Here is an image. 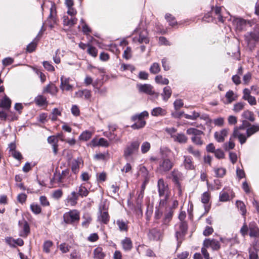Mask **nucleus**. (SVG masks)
I'll use <instances>...</instances> for the list:
<instances>
[{
    "label": "nucleus",
    "mask_w": 259,
    "mask_h": 259,
    "mask_svg": "<svg viewBox=\"0 0 259 259\" xmlns=\"http://www.w3.org/2000/svg\"><path fill=\"white\" fill-rule=\"evenodd\" d=\"M259 131V126L257 125H252L250 126L246 130L247 137H249L256 132Z\"/></svg>",
    "instance_id": "obj_30"
},
{
    "label": "nucleus",
    "mask_w": 259,
    "mask_h": 259,
    "mask_svg": "<svg viewBox=\"0 0 259 259\" xmlns=\"http://www.w3.org/2000/svg\"><path fill=\"white\" fill-rule=\"evenodd\" d=\"M78 196V194L77 192L73 191L70 195L68 196L66 201L71 206H74L77 203Z\"/></svg>",
    "instance_id": "obj_17"
},
{
    "label": "nucleus",
    "mask_w": 259,
    "mask_h": 259,
    "mask_svg": "<svg viewBox=\"0 0 259 259\" xmlns=\"http://www.w3.org/2000/svg\"><path fill=\"white\" fill-rule=\"evenodd\" d=\"M151 145L148 142H144L141 145V152L142 153H146L150 149Z\"/></svg>",
    "instance_id": "obj_53"
},
{
    "label": "nucleus",
    "mask_w": 259,
    "mask_h": 259,
    "mask_svg": "<svg viewBox=\"0 0 259 259\" xmlns=\"http://www.w3.org/2000/svg\"><path fill=\"white\" fill-rule=\"evenodd\" d=\"M228 130L224 128L220 132H216L214 134L215 139L218 142H223L225 140V137L227 136Z\"/></svg>",
    "instance_id": "obj_14"
},
{
    "label": "nucleus",
    "mask_w": 259,
    "mask_h": 259,
    "mask_svg": "<svg viewBox=\"0 0 259 259\" xmlns=\"http://www.w3.org/2000/svg\"><path fill=\"white\" fill-rule=\"evenodd\" d=\"M100 215L98 217V220L104 224H107L109 222V215L107 211L102 212L100 208Z\"/></svg>",
    "instance_id": "obj_18"
},
{
    "label": "nucleus",
    "mask_w": 259,
    "mask_h": 259,
    "mask_svg": "<svg viewBox=\"0 0 259 259\" xmlns=\"http://www.w3.org/2000/svg\"><path fill=\"white\" fill-rule=\"evenodd\" d=\"M140 172L144 179L149 178V171L145 166H141L140 168Z\"/></svg>",
    "instance_id": "obj_54"
},
{
    "label": "nucleus",
    "mask_w": 259,
    "mask_h": 259,
    "mask_svg": "<svg viewBox=\"0 0 259 259\" xmlns=\"http://www.w3.org/2000/svg\"><path fill=\"white\" fill-rule=\"evenodd\" d=\"M140 142L138 140L133 141L127 144L124 149L123 156L126 159H128L133 154L138 151Z\"/></svg>",
    "instance_id": "obj_4"
},
{
    "label": "nucleus",
    "mask_w": 259,
    "mask_h": 259,
    "mask_svg": "<svg viewBox=\"0 0 259 259\" xmlns=\"http://www.w3.org/2000/svg\"><path fill=\"white\" fill-rule=\"evenodd\" d=\"M188 135H192L193 136H198L203 135L204 133L202 131L197 130L195 128H189L187 130L186 132Z\"/></svg>",
    "instance_id": "obj_36"
},
{
    "label": "nucleus",
    "mask_w": 259,
    "mask_h": 259,
    "mask_svg": "<svg viewBox=\"0 0 259 259\" xmlns=\"http://www.w3.org/2000/svg\"><path fill=\"white\" fill-rule=\"evenodd\" d=\"M236 205L238 209H240L241 211L242 215H244L246 213V210L244 203L241 201L237 200L236 202Z\"/></svg>",
    "instance_id": "obj_43"
},
{
    "label": "nucleus",
    "mask_w": 259,
    "mask_h": 259,
    "mask_svg": "<svg viewBox=\"0 0 259 259\" xmlns=\"http://www.w3.org/2000/svg\"><path fill=\"white\" fill-rule=\"evenodd\" d=\"M132 49L130 47H127L126 49L124 51L123 57L126 59L128 60L132 57Z\"/></svg>",
    "instance_id": "obj_58"
},
{
    "label": "nucleus",
    "mask_w": 259,
    "mask_h": 259,
    "mask_svg": "<svg viewBox=\"0 0 259 259\" xmlns=\"http://www.w3.org/2000/svg\"><path fill=\"white\" fill-rule=\"evenodd\" d=\"M80 219L79 212L76 209L71 210L63 214L64 222L66 224H73Z\"/></svg>",
    "instance_id": "obj_3"
},
{
    "label": "nucleus",
    "mask_w": 259,
    "mask_h": 259,
    "mask_svg": "<svg viewBox=\"0 0 259 259\" xmlns=\"http://www.w3.org/2000/svg\"><path fill=\"white\" fill-rule=\"evenodd\" d=\"M41 34V30H40L36 37L34 38V40L30 42L27 46V51L29 53H32L33 52L37 46V42L39 38V35Z\"/></svg>",
    "instance_id": "obj_20"
},
{
    "label": "nucleus",
    "mask_w": 259,
    "mask_h": 259,
    "mask_svg": "<svg viewBox=\"0 0 259 259\" xmlns=\"http://www.w3.org/2000/svg\"><path fill=\"white\" fill-rule=\"evenodd\" d=\"M249 259H258L257 251L255 249H250L249 251Z\"/></svg>",
    "instance_id": "obj_64"
},
{
    "label": "nucleus",
    "mask_w": 259,
    "mask_h": 259,
    "mask_svg": "<svg viewBox=\"0 0 259 259\" xmlns=\"http://www.w3.org/2000/svg\"><path fill=\"white\" fill-rule=\"evenodd\" d=\"M82 219L83 221L81 224L82 226L84 228H88L92 220L91 215L88 213H84L82 216Z\"/></svg>",
    "instance_id": "obj_29"
},
{
    "label": "nucleus",
    "mask_w": 259,
    "mask_h": 259,
    "mask_svg": "<svg viewBox=\"0 0 259 259\" xmlns=\"http://www.w3.org/2000/svg\"><path fill=\"white\" fill-rule=\"evenodd\" d=\"M144 191H140V192L138 194L137 198L136 200V203L137 207L139 208H141V204L142 202L143 198L144 197Z\"/></svg>",
    "instance_id": "obj_50"
},
{
    "label": "nucleus",
    "mask_w": 259,
    "mask_h": 259,
    "mask_svg": "<svg viewBox=\"0 0 259 259\" xmlns=\"http://www.w3.org/2000/svg\"><path fill=\"white\" fill-rule=\"evenodd\" d=\"M210 199V194L206 191L204 192L201 196V202L204 204L208 203Z\"/></svg>",
    "instance_id": "obj_56"
},
{
    "label": "nucleus",
    "mask_w": 259,
    "mask_h": 259,
    "mask_svg": "<svg viewBox=\"0 0 259 259\" xmlns=\"http://www.w3.org/2000/svg\"><path fill=\"white\" fill-rule=\"evenodd\" d=\"M116 224L120 231H127L128 230V226L126 222H124L123 220H117Z\"/></svg>",
    "instance_id": "obj_35"
},
{
    "label": "nucleus",
    "mask_w": 259,
    "mask_h": 259,
    "mask_svg": "<svg viewBox=\"0 0 259 259\" xmlns=\"http://www.w3.org/2000/svg\"><path fill=\"white\" fill-rule=\"evenodd\" d=\"M36 104L39 106H42L47 104V101L46 97L42 95H38L34 99Z\"/></svg>",
    "instance_id": "obj_27"
},
{
    "label": "nucleus",
    "mask_w": 259,
    "mask_h": 259,
    "mask_svg": "<svg viewBox=\"0 0 259 259\" xmlns=\"http://www.w3.org/2000/svg\"><path fill=\"white\" fill-rule=\"evenodd\" d=\"M160 65L156 62L153 63L149 68V71L151 73L156 74L160 71Z\"/></svg>",
    "instance_id": "obj_38"
},
{
    "label": "nucleus",
    "mask_w": 259,
    "mask_h": 259,
    "mask_svg": "<svg viewBox=\"0 0 259 259\" xmlns=\"http://www.w3.org/2000/svg\"><path fill=\"white\" fill-rule=\"evenodd\" d=\"M184 105V103L182 100L177 99L174 103L175 109L177 111L179 110Z\"/></svg>",
    "instance_id": "obj_62"
},
{
    "label": "nucleus",
    "mask_w": 259,
    "mask_h": 259,
    "mask_svg": "<svg viewBox=\"0 0 259 259\" xmlns=\"http://www.w3.org/2000/svg\"><path fill=\"white\" fill-rule=\"evenodd\" d=\"M216 158L218 159H223L225 157V153L221 149H217L213 152Z\"/></svg>",
    "instance_id": "obj_63"
},
{
    "label": "nucleus",
    "mask_w": 259,
    "mask_h": 259,
    "mask_svg": "<svg viewBox=\"0 0 259 259\" xmlns=\"http://www.w3.org/2000/svg\"><path fill=\"white\" fill-rule=\"evenodd\" d=\"M11 100L7 96H5L2 100L0 106L2 107L9 109L11 107Z\"/></svg>",
    "instance_id": "obj_41"
},
{
    "label": "nucleus",
    "mask_w": 259,
    "mask_h": 259,
    "mask_svg": "<svg viewBox=\"0 0 259 259\" xmlns=\"http://www.w3.org/2000/svg\"><path fill=\"white\" fill-rule=\"evenodd\" d=\"M188 151L189 153L193 154L195 157L197 158L200 157V154L199 150L194 149V148L192 146L188 147Z\"/></svg>",
    "instance_id": "obj_61"
},
{
    "label": "nucleus",
    "mask_w": 259,
    "mask_h": 259,
    "mask_svg": "<svg viewBox=\"0 0 259 259\" xmlns=\"http://www.w3.org/2000/svg\"><path fill=\"white\" fill-rule=\"evenodd\" d=\"M225 97L227 99L226 103L227 104H230L236 99V97L235 96L234 93L232 90H229L226 93Z\"/></svg>",
    "instance_id": "obj_34"
},
{
    "label": "nucleus",
    "mask_w": 259,
    "mask_h": 259,
    "mask_svg": "<svg viewBox=\"0 0 259 259\" xmlns=\"http://www.w3.org/2000/svg\"><path fill=\"white\" fill-rule=\"evenodd\" d=\"M184 116L185 118L191 120H196L197 118L200 116V113L193 111L191 115L188 114H184Z\"/></svg>",
    "instance_id": "obj_46"
},
{
    "label": "nucleus",
    "mask_w": 259,
    "mask_h": 259,
    "mask_svg": "<svg viewBox=\"0 0 259 259\" xmlns=\"http://www.w3.org/2000/svg\"><path fill=\"white\" fill-rule=\"evenodd\" d=\"M137 88L140 93H143L150 96H155L156 97L158 96L159 94L154 91L153 87L150 84L139 83L137 84Z\"/></svg>",
    "instance_id": "obj_5"
},
{
    "label": "nucleus",
    "mask_w": 259,
    "mask_h": 259,
    "mask_svg": "<svg viewBox=\"0 0 259 259\" xmlns=\"http://www.w3.org/2000/svg\"><path fill=\"white\" fill-rule=\"evenodd\" d=\"M148 237L150 240L161 241L163 237V233L160 230L154 228L149 230L148 233Z\"/></svg>",
    "instance_id": "obj_7"
},
{
    "label": "nucleus",
    "mask_w": 259,
    "mask_h": 259,
    "mask_svg": "<svg viewBox=\"0 0 259 259\" xmlns=\"http://www.w3.org/2000/svg\"><path fill=\"white\" fill-rule=\"evenodd\" d=\"M103 135L108 138L110 141H117V135L112 132H104Z\"/></svg>",
    "instance_id": "obj_45"
},
{
    "label": "nucleus",
    "mask_w": 259,
    "mask_h": 259,
    "mask_svg": "<svg viewBox=\"0 0 259 259\" xmlns=\"http://www.w3.org/2000/svg\"><path fill=\"white\" fill-rule=\"evenodd\" d=\"M249 236L256 237L259 236V228L254 222H251L249 224Z\"/></svg>",
    "instance_id": "obj_13"
},
{
    "label": "nucleus",
    "mask_w": 259,
    "mask_h": 259,
    "mask_svg": "<svg viewBox=\"0 0 259 259\" xmlns=\"http://www.w3.org/2000/svg\"><path fill=\"white\" fill-rule=\"evenodd\" d=\"M92 136V133L89 131L83 132L79 136V140L83 141H87L90 140Z\"/></svg>",
    "instance_id": "obj_28"
},
{
    "label": "nucleus",
    "mask_w": 259,
    "mask_h": 259,
    "mask_svg": "<svg viewBox=\"0 0 259 259\" xmlns=\"http://www.w3.org/2000/svg\"><path fill=\"white\" fill-rule=\"evenodd\" d=\"M229 194L224 191H221L220 193L219 200L222 202H225L229 200Z\"/></svg>",
    "instance_id": "obj_55"
},
{
    "label": "nucleus",
    "mask_w": 259,
    "mask_h": 259,
    "mask_svg": "<svg viewBox=\"0 0 259 259\" xmlns=\"http://www.w3.org/2000/svg\"><path fill=\"white\" fill-rule=\"evenodd\" d=\"M234 25L238 31H242L246 25V21L242 18H236L234 20Z\"/></svg>",
    "instance_id": "obj_16"
},
{
    "label": "nucleus",
    "mask_w": 259,
    "mask_h": 259,
    "mask_svg": "<svg viewBox=\"0 0 259 259\" xmlns=\"http://www.w3.org/2000/svg\"><path fill=\"white\" fill-rule=\"evenodd\" d=\"M105 254L102 251L101 247H97L94 250V258L95 259H103Z\"/></svg>",
    "instance_id": "obj_26"
},
{
    "label": "nucleus",
    "mask_w": 259,
    "mask_h": 259,
    "mask_svg": "<svg viewBox=\"0 0 259 259\" xmlns=\"http://www.w3.org/2000/svg\"><path fill=\"white\" fill-rule=\"evenodd\" d=\"M226 169L224 168H218L214 169L215 175L217 177L222 178L226 174Z\"/></svg>",
    "instance_id": "obj_48"
},
{
    "label": "nucleus",
    "mask_w": 259,
    "mask_h": 259,
    "mask_svg": "<svg viewBox=\"0 0 259 259\" xmlns=\"http://www.w3.org/2000/svg\"><path fill=\"white\" fill-rule=\"evenodd\" d=\"M172 138L174 141L181 144L186 143L188 139L187 137L182 133H179L176 135L172 136Z\"/></svg>",
    "instance_id": "obj_21"
},
{
    "label": "nucleus",
    "mask_w": 259,
    "mask_h": 259,
    "mask_svg": "<svg viewBox=\"0 0 259 259\" xmlns=\"http://www.w3.org/2000/svg\"><path fill=\"white\" fill-rule=\"evenodd\" d=\"M245 105V103L243 102H238L235 104L234 106V111L235 112H238L240 111L243 109Z\"/></svg>",
    "instance_id": "obj_59"
},
{
    "label": "nucleus",
    "mask_w": 259,
    "mask_h": 259,
    "mask_svg": "<svg viewBox=\"0 0 259 259\" xmlns=\"http://www.w3.org/2000/svg\"><path fill=\"white\" fill-rule=\"evenodd\" d=\"M166 113V110L160 107L153 108L151 112V115L153 116H164Z\"/></svg>",
    "instance_id": "obj_23"
},
{
    "label": "nucleus",
    "mask_w": 259,
    "mask_h": 259,
    "mask_svg": "<svg viewBox=\"0 0 259 259\" xmlns=\"http://www.w3.org/2000/svg\"><path fill=\"white\" fill-rule=\"evenodd\" d=\"M173 162L168 158H162L159 162L157 167V172L160 174H164L169 171L173 167Z\"/></svg>",
    "instance_id": "obj_2"
},
{
    "label": "nucleus",
    "mask_w": 259,
    "mask_h": 259,
    "mask_svg": "<svg viewBox=\"0 0 259 259\" xmlns=\"http://www.w3.org/2000/svg\"><path fill=\"white\" fill-rule=\"evenodd\" d=\"M31 210L35 214H39L41 211L40 206L37 204H31L30 205Z\"/></svg>",
    "instance_id": "obj_49"
},
{
    "label": "nucleus",
    "mask_w": 259,
    "mask_h": 259,
    "mask_svg": "<svg viewBox=\"0 0 259 259\" xmlns=\"http://www.w3.org/2000/svg\"><path fill=\"white\" fill-rule=\"evenodd\" d=\"M123 249L126 251H130L133 247V243L131 239L128 237H125L121 241Z\"/></svg>",
    "instance_id": "obj_19"
},
{
    "label": "nucleus",
    "mask_w": 259,
    "mask_h": 259,
    "mask_svg": "<svg viewBox=\"0 0 259 259\" xmlns=\"http://www.w3.org/2000/svg\"><path fill=\"white\" fill-rule=\"evenodd\" d=\"M245 38L250 49H254L256 44L259 42V30L247 32L245 35Z\"/></svg>",
    "instance_id": "obj_1"
},
{
    "label": "nucleus",
    "mask_w": 259,
    "mask_h": 259,
    "mask_svg": "<svg viewBox=\"0 0 259 259\" xmlns=\"http://www.w3.org/2000/svg\"><path fill=\"white\" fill-rule=\"evenodd\" d=\"M174 214V210H172V208L169 207L166 210L164 217L162 219V225H167L168 223L171 220Z\"/></svg>",
    "instance_id": "obj_11"
},
{
    "label": "nucleus",
    "mask_w": 259,
    "mask_h": 259,
    "mask_svg": "<svg viewBox=\"0 0 259 259\" xmlns=\"http://www.w3.org/2000/svg\"><path fill=\"white\" fill-rule=\"evenodd\" d=\"M120 69L122 71L126 70H129L131 71V72H133L135 70L136 68L132 65L125 64L124 63H123L121 65Z\"/></svg>",
    "instance_id": "obj_51"
},
{
    "label": "nucleus",
    "mask_w": 259,
    "mask_h": 259,
    "mask_svg": "<svg viewBox=\"0 0 259 259\" xmlns=\"http://www.w3.org/2000/svg\"><path fill=\"white\" fill-rule=\"evenodd\" d=\"M172 181L178 187L180 191H181V184L180 180L182 177V173L178 170H174L171 172Z\"/></svg>",
    "instance_id": "obj_10"
},
{
    "label": "nucleus",
    "mask_w": 259,
    "mask_h": 259,
    "mask_svg": "<svg viewBox=\"0 0 259 259\" xmlns=\"http://www.w3.org/2000/svg\"><path fill=\"white\" fill-rule=\"evenodd\" d=\"M172 91L171 88L169 86H166L163 88V93L161 96L163 97V100L167 101L171 95Z\"/></svg>",
    "instance_id": "obj_25"
},
{
    "label": "nucleus",
    "mask_w": 259,
    "mask_h": 259,
    "mask_svg": "<svg viewBox=\"0 0 259 259\" xmlns=\"http://www.w3.org/2000/svg\"><path fill=\"white\" fill-rule=\"evenodd\" d=\"M93 87L95 88V93L100 94L101 95H105L107 92V89L106 88H103L102 89L96 87V85L94 83L93 84Z\"/></svg>",
    "instance_id": "obj_60"
},
{
    "label": "nucleus",
    "mask_w": 259,
    "mask_h": 259,
    "mask_svg": "<svg viewBox=\"0 0 259 259\" xmlns=\"http://www.w3.org/2000/svg\"><path fill=\"white\" fill-rule=\"evenodd\" d=\"M70 78L65 77L64 76H62L60 78L61 85L60 88L62 90L70 91L72 90L73 86L69 84Z\"/></svg>",
    "instance_id": "obj_12"
},
{
    "label": "nucleus",
    "mask_w": 259,
    "mask_h": 259,
    "mask_svg": "<svg viewBox=\"0 0 259 259\" xmlns=\"http://www.w3.org/2000/svg\"><path fill=\"white\" fill-rule=\"evenodd\" d=\"M242 116L244 118L247 119L251 122H253L255 120L253 113L249 110L244 111Z\"/></svg>",
    "instance_id": "obj_33"
},
{
    "label": "nucleus",
    "mask_w": 259,
    "mask_h": 259,
    "mask_svg": "<svg viewBox=\"0 0 259 259\" xmlns=\"http://www.w3.org/2000/svg\"><path fill=\"white\" fill-rule=\"evenodd\" d=\"M77 193L78 194L79 196L81 197H83L87 196L89 192L85 187L80 186L79 187L78 192Z\"/></svg>",
    "instance_id": "obj_47"
},
{
    "label": "nucleus",
    "mask_w": 259,
    "mask_h": 259,
    "mask_svg": "<svg viewBox=\"0 0 259 259\" xmlns=\"http://www.w3.org/2000/svg\"><path fill=\"white\" fill-rule=\"evenodd\" d=\"M18 226L21 229L20 235L23 237H27L30 233V226L28 223L23 218L21 220L19 221Z\"/></svg>",
    "instance_id": "obj_6"
},
{
    "label": "nucleus",
    "mask_w": 259,
    "mask_h": 259,
    "mask_svg": "<svg viewBox=\"0 0 259 259\" xmlns=\"http://www.w3.org/2000/svg\"><path fill=\"white\" fill-rule=\"evenodd\" d=\"M57 92V88L53 83H50L48 84L43 90L44 93L47 92L52 95L56 94Z\"/></svg>",
    "instance_id": "obj_24"
},
{
    "label": "nucleus",
    "mask_w": 259,
    "mask_h": 259,
    "mask_svg": "<svg viewBox=\"0 0 259 259\" xmlns=\"http://www.w3.org/2000/svg\"><path fill=\"white\" fill-rule=\"evenodd\" d=\"M161 64L164 71H168L170 69V66L167 58L165 57L162 58L161 60Z\"/></svg>",
    "instance_id": "obj_57"
},
{
    "label": "nucleus",
    "mask_w": 259,
    "mask_h": 259,
    "mask_svg": "<svg viewBox=\"0 0 259 259\" xmlns=\"http://www.w3.org/2000/svg\"><path fill=\"white\" fill-rule=\"evenodd\" d=\"M146 124V121L144 119H138L136 122L132 126V128L134 130H138L143 128Z\"/></svg>",
    "instance_id": "obj_31"
},
{
    "label": "nucleus",
    "mask_w": 259,
    "mask_h": 259,
    "mask_svg": "<svg viewBox=\"0 0 259 259\" xmlns=\"http://www.w3.org/2000/svg\"><path fill=\"white\" fill-rule=\"evenodd\" d=\"M232 137L234 138H238L241 145L246 142L247 138L244 134L240 133L237 128H234Z\"/></svg>",
    "instance_id": "obj_15"
},
{
    "label": "nucleus",
    "mask_w": 259,
    "mask_h": 259,
    "mask_svg": "<svg viewBox=\"0 0 259 259\" xmlns=\"http://www.w3.org/2000/svg\"><path fill=\"white\" fill-rule=\"evenodd\" d=\"M53 245V242L51 241L47 240L45 241L43 244V250L46 253L50 251V247Z\"/></svg>",
    "instance_id": "obj_52"
},
{
    "label": "nucleus",
    "mask_w": 259,
    "mask_h": 259,
    "mask_svg": "<svg viewBox=\"0 0 259 259\" xmlns=\"http://www.w3.org/2000/svg\"><path fill=\"white\" fill-rule=\"evenodd\" d=\"M81 162V159L79 158L74 159L72 162L71 170L72 172L76 175L79 172V165Z\"/></svg>",
    "instance_id": "obj_22"
},
{
    "label": "nucleus",
    "mask_w": 259,
    "mask_h": 259,
    "mask_svg": "<svg viewBox=\"0 0 259 259\" xmlns=\"http://www.w3.org/2000/svg\"><path fill=\"white\" fill-rule=\"evenodd\" d=\"M155 81L157 83L163 85H167L169 83L168 79L166 78H163L161 75L156 76Z\"/></svg>",
    "instance_id": "obj_39"
},
{
    "label": "nucleus",
    "mask_w": 259,
    "mask_h": 259,
    "mask_svg": "<svg viewBox=\"0 0 259 259\" xmlns=\"http://www.w3.org/2000/svg\"><path fill=\"white\" fill-rule=\"evenodd\" d=\"M138 42L140 44L145 43L147 44L149 42V39L147 37V32L146 31L145 33L143 32H141L139 34V37L138 38Z\"/></svg>",
    "instance_id": "obj_37"
},
{
    "label": "nucleus",
    "mask_w": 259,
    "mask_h": 259,
    "mask_svg": "<svg viewBox=\"0 0 259 259\" xmlns=\"http://www.w3.org/2000/svg\"><path fill=\"white\" fill-rule=\"evenodd\" d=\"M163 208L159 207H155V210L154 213V220H159L160 219L163 215Z\"/></svg>",
    "instance_id": "obj_42"
},
{
    "label": "nucleus",
    "mask_w": 259,
    "mask_h": 259,
    "mask_svg": "<svg viewBox=\"0 0 259 259\" xmlns=\"http://www.w3.org/2000/svg\"><path fill=\"white\" fill-rule=\"evenodd\" d=\"M158 195L160 197L165 195H168V187L162 178L159 179L157 182Z\"/></svg>",
    "instance_id": "obj_8"
},
{
    "label": "nucleus",
    "mask_w": 259,
    "mask_h": 259,
    "mask_svg": "<svg viewBox=\"0 0 259 259\" xmlns=\"http://www.w3.org/2000/svg\"><path fill=\"white\" fill-rule=\"evenodd\" d=\"M188 230V224L186 221H182L179 224V230L176 232V237L177 240L182 238L187 233Z\"/></svg>",
    "instance_id": "obj_9"
},
{
    "label": "nucleus",
    "mask_w": 259,
    "mask_h": 259,
    "mask_svg": "<svg viewBox=\"0 0 259 259\" xmlns=\"http://www.w3.org/2000/svg\"><path fill=\"white\" fill-rule=\"evenodd\" d=\"M149 116V113L147 111H144L140 114H135L132 117V120L133 121H136L138 119H144V117H147Z\"/></svg>",
    "instance_id": "obj_32"
},
{
    "label": "nucleus",
    "mask_w": 259,
    "mask_h": 259,
    "mask_svg": "<svg viewBox=\"0 0 259 259\" xmlns=\"http://www.w3.org/2000/svg\"><path fill=\"white\" fill-rule=\"evenodd\" d=\"M184 165L187 169H192L194 165L192 164V158L190 156H184Z\"/></svg>",
    "instance_id": "obj_40"
},
{
    "label": "nucleus",
    "mask_w": 259,
    "mask_h": 259,
    "mask_svg": "<svg viewBox=\"0 0 259 259\" xmlns=\"http://www.w3.org/2000/svg\"><path fill=\"white\" fill-rule=\"evenodd\" d=\"M165 18L169 22V25L174 26L177 24V22L175 20V18L170 14H166Z\"/></svg>",
    "instance_id": "obj_44"
}]
</instances>
